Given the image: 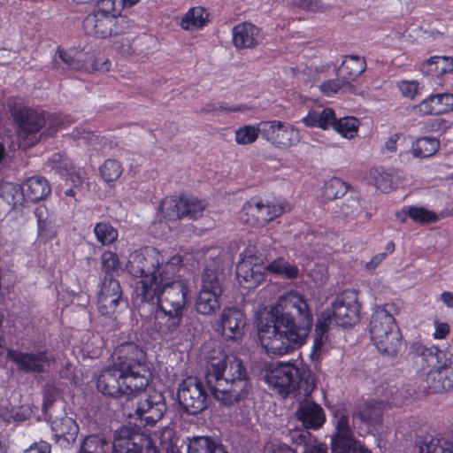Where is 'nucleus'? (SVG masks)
Here are the masks:
<instances>
[{
  "label": "nucleus",
  "instance_id": "1",
  "mask_svg": "<svg viewBox=\"0 0 453 453\" xmlns=\"http://www.w3.org/2000/svg\"><path fill=\"white\" fill-rule=\"evenodd\" d=\"M152 380V372L146 364V353L136 343L128 342L117 347L112 366L104 370L97 378L96 388L104 395L127 399L144 393L137 403L134 418L140 426H153L166 410L164 395L146 388Z\"/></svg>",
  "mask_w": 453,
  "mask_h": 453
},
{
  "label": "nucleus",
  "instance_id": "2",
  "mask_svg": "<svg viewBox=\"0 0 453 453\" xmlns=\"http://www.w3.org/2000/svg\"><path fill=\"white\" fill-rule=\"evenodd\" d=\"M227 355L219 351L207 361L205 382L188 376L179 385L178 401L188 415H197L208 408L211 395L221 403L231 406L246 399L251 381L243 362L237 357L227 363Z\"/></svg>",
  "mask_w": 453,
  "mask_h": 453
},
{
  "label": "nucleus",
  "instance_id": "3",
  "mask_svg": "<svg viewBox=\"0 0 453 453\" xmlns=\"http://www.w3.org/2000/svg\"><path fill=\"white\" fill-rule=\"evenodd\" d=\"M182 257L172 256L161 272V279L152 288L143 285L139 302H134L139 315H154V328L165 339L179 331L188 304L189 280L178 276Z\"/></svg>",
  "mask_w": 453,
  "mask_h": 453
},
{
  "label": "nucleus",
  "instance_id": "4",
  "mask_svg": "<svg viewBox=\"0 0 453 453\" xmlns=\"http://www.w3.org/2000/svg\"><path fill=\"white\" fill-rule=\"evenodd\" d=\"M313 326V315L303 295L288 291L280 296L258 329L259 342L270 356L292 353L304 345Z\"/></svg>",
  "mask_w": 453,
  "mask_h": 453
},
{
  "label": "nucleus",
  "instance_id": "5",
  "mask_svg": "<svg viewBox=\"0 0 453 453\" xmlns=\"http://www.w3.org/2000/svg\"><path fill=\"white\" fill-rule=\"evenodd\" d=\"M86 35L96 38H110L111 48L124 57L132 56L137 36V25L123 15H104L90 12L82 21Z\"/></svg>",
  "mask_w": 453,
  "mask_h": 453
},
{
  "label": "nucleus",
  "instance_id": "6",
  "mask_svg": "<svg viewBox=\"0 0 453 453\" xmlns=\"http://www.w3.org/2000/svg\"><path fill=\"white\" fill-rule=\"evenodd\" d=\"M416 357L420 358L421 369L426 372V383L430 393H441L453 388V367L444 350L438 346L415 343Z\"/></svg>",
  "mask_w": 453,
  "mask_h": 453
},
{
  "label": "nucleus",
  "instance_id": "7",
  "mask_svg": "<svg viewBox=\"0 0 453 453\" xmlns=\"http://www.w3.org/2000/svg\"><path fill=\"white\" fill-rule=\"evenodd\" d=\"M268 273L282 275L288 280L298 277L296 265L287 262L283 257H277L270 264L265 263L257 257L248 256L236 265V276L240 286L252 289L265 280Z\"/></svg>",
  "mask_w": 453,
  "mask_h": 453
},
{
  "label": "nucleus",
  "instance_id": "8",
  "mask_svg": "<svg viewBox=\"0 0 453 453\" xmlns=\"http://www.w3.org/2000/svg\"><path fill=\"white\" fill-rule=\"evenodd\" d=\"M265 381L282 397H287L290 394H302V392L308 395L315 388L314 378L311 371L304 366L297 367L291 363H278L269 370Z\"/></svg>",
  "mask_w": 453,
  "mask_h": 453
},
{
  "label": "nucleus",
  "instance_id": "9",
  "mask_svg": "<svg viewBox=\"0 0 453 453\" xmlns=\"http://www.w3.org/2000/svg\"><path fill=\"white\" fill-rule=\"evenodd\" d=\"M166 261L155 248H145L130 254L127 271L135 278H141L134 288V302H139L143 285L152 288L161 279V272Z\"/></svg>",
  "mask_w": 453,
  "mask_h": 453
},
{
  "label": "nucleus",
  "instance_id": "10",
  "mask_svg": "<svg viewBox=\"0 0 453 453\" xmlns=\"http://www.w3.org/2000/svg\"><path fill=\"white\" fill-rule=\"evenodd\" d=\"M138 434L132 429L123 426L117 430L113 441L99 434L87 436L81 446V453H137L136 447L139 444Z\"/></svg>",
  "mask_w": 453,
  "mask_h": 453
},
{
  "label": "nucleus",
  "instance_id": "11",
  "mask_svg": "<svg viewBox=\"0 0 453 453\" xmlns=\"http://www.w3.org/2000/svg\"><path fill=\"white\" fill-rule=\"evenodd\" d=\"M127 299L123 296L120 282L116 278L104 277L97 295L96 309L98 313L110 319L117 320L127 309Z\"/></svg>",
  "mask_w": 453,
  "mask_h": 453
},
{
  "label": "nucleus",
  "instance_id": "12",
  "mask_svg": "<svg viewBox=\"0 0 453 453\" xmlns=\"http://www.w3.org/2000/svg\"><path fill=\"white\" fill-rule=\"evenodd\" d=\"M400 309L395 303H387L378 305L371 317L369 333L374 345L382 346L383 337L389 334L391 341L396 342L398 337V325L395 316L399 314Z\"/></svg>",
  "mask_w": 453,
  "mask_h": 453
},
{
  "label": "nucleus",
  "instance_id": "13",
  "mask_svg": "<svg viewBox=\"0 0 453 453\" xmlns=\"http://www.w3.org/2000/svg\"><path fill=\"white\" fill-rule=\"evenodd\" d=\"M329 308L334 312V322L338 326L351 328L360 320L361 304L358 302V292L355 289L342 291Z\"/></svg>",
  "mask_w": 453,
  "mask_h": 453
},
{
  "label": "nucleus",
  "instance_id": "14",
  "mask_svg": "<svg viewBox=\"0 0 453 453\" xmlns=\"http://www.w3.org/2000/svg\"><path fill=\"white\" fill-rule=\"evenodd\" d=\"M223 289L218 273L205 269L202 274V287L196 301V309L198 313L211 315L220 306V297Z\"/></svg>",
  "mask_w": 453,
  "mask_h": 453
},
{
  "label": "nucleus",
  "instance_id": "15",
  "mask_svg": "<svg viewBox=\"0 0 453 453\" xmlns=\"http://www.w3.org/2000/svg\"><path fill=\"white\" fill-rule=\"evenodd\" d=\"M262 138L278 149H288L300 142L301 134L294 125L274 119L262 121Z\"/></svg>",
  "mask_w": 453,
  "mask_h": 453
},
{
  "label": "nucleus",
  "instance_id": "16",
  "mask_svg": "<svg viewBox=\"0 0 453 453\" xmlns=\"http://www.w3.org/2000/svg\"><path fill=\"white\" fill-rule=\"evenodd\" d=\"M11 115L19 137L39 133L46 124L47 111L26 105L10 106Z\"/></svg>",
  "mask_w": 453,
  "mask_h": 453
},
{
  "label": "nucleus",
  "instance_id": "17",
  "mask_svg": "<svg viewBox=\"0 0 453 453\" xmlns=\"http://www.w3.org/2000/svg\"><path fill=\"white\" fill-rule=\"evenodd\" d=\"M335 431L331 439L332 453H372L363 446L357 447L349 416L343 413L334 416Z\"/></svg>",
  "mask_w": 453,
  "mask_h": 453
},
{
  "label": "nucleus",
  "instance_id": "18",
  "mask_svg": "<svg viewBox=\"0 0 453 453\" xmlns=\"http://www.w3.org/2000/svg\"><path fill=\"white\" fill-rule=\"evenodd\" d=\"M6 357L16 365L19 372L24 373H44L52 362V358L49 357L47 350L33 353L8 349Z\"/></svg>",
  "mask_w": 453,
  "mask_h": 453
},
{
  "label": "nucleus",
  "instance_id": "19",
  "mask_svg": "<svg viewBox=\"0 0 453 453\" xmlns=\"http://www.w3.org/2000/svg\"><path fill=\"white\" fill-rule=\"evenodd\" d=\"M246 326L245 313L236 307L225 308L218 323V331L226 341L242 338Z\"/></svg>",
  "mask_w": 453,
  "mask_h": 453
},
{
  "label": "nucleus",
  "instance_id": "20",
  "mask_svg": "<svg viewBox=\"0 0 453 453\" xmlns=\"http://www.w3.org/2000/svg\"><path fill=\"white\" fill-rule=\"evenodd\" d=\"M264 40L260 27L251 22L244 21L235 25L232 30V41L238 50L254 49Z\"/></svg>",
  "mask_w": 453,
  "mask_h": 453
},
{
  "label": "nucleus",
  "instance_id": "21",
  "mask_svg": "<svg viewBox=\"0 0 453 453\" xmlns=\"http://www.w3.org/2000/svg\"><path fill=\"white\" fill-rule=\"evenodd\" d=\"M419 115H441L453 111V94H431L414 107Z\"/></svg>",
  "mask_w": 453,
  "mask_h": 453
},
{
  "label": "nucleus",
  "instance_id": "22",
  "mask_svg": "<svg viewBox=\"0 0 453 453\" xmlns=\"http://www.w3.org/2000/svg\"><path fill=\"white\" fill-rule=\"evenodd\" d=\"M383 401L370 399L356 406L352 413L354 428L357 429L358 423L367 427L379 424L383 414Z\"/></svg>",
  "mask_w": 453,
  "mask_h": 453
},
{
  "label": "nucleus",
  "instance_id": "23",
  "mask_svg": "<svg viewBox=\"0 0 453 453\" xmlns=\"http://www.w3.org/2000/svg\"><path fill=\"white\" fill-rule=\"evenodd\" d=\"M50 428L54 441L64 447L74 442L79 433V426L75 419L66 415L52 419Z\"/></svg>",
  "mask_w": 453,
  "mask_h": 453
},
{
  "label": "nucleus",
  "instance_id": "24",
  "mask_svg": "<svg viewBox=\"0 0 453 453\" xmlns=\"http://www.w3.org/2000/svg\"><path fill=\"white\" fill-rule=\"evenodd\" d=\"M81 53L73 49L65 50L60 46L55 51L51 61V68L55 71L66 70L81 71L86 68V64L81 58Z\"/></svg>",
  "mask_w": 453,
  "mask_h": 453
},
{
  "label": "nucleus",
  "instance_id": "25",
  "mask_svg": "<svg viewBox=\"0 0 453 453\" xmlns=\"http://www.w3.org/2000/svg\"><path fill=\"white\" fill-rule=\"evenodd\" d=\"M296 416L307 429L318 430L326 422V414L323 408L312 401L302 403L298 407Z\"/></svg>",
  "mask_w": 453,
  "mask_h": 453
},
{
  "label": "nucleus",
  "instance_id": "26",
  "mask_svg": "<svg viewBox=\"0 0 453 453\" xmlns=\"http://www.w3.org/2000/svg\"><path fill=\"white\" fill-rule=\"evenodd\" d=\"M334 321V312L331 311L329 307L324 309L318 315L314 325V339L311 348L312 355L319 356L321 354L323 346L328 338L330 326Z\"/></svg>",
  "mask_w": 453,
  "mask_h": 453
},
{
  "label": "nucleus",
  "instance_id": "27",
  "mask_svg": "<svg viewBox=\"0 0 453 453\" xmlns=\"http://www.w3.org/2000/svg\"><path fill=\"white\" fill-rule=\"evenodd\" d=\"M365 69L366 61L365 58L357 55H347L339 66L337 74L349 86Z\"/></svg>",
  "mask_w": 453,
  "mask_h": 453
},
{
  "label": "nucleus",
  "instance_id": "28",
  "mask_svg": "<svg viewBox=\"0 0 453 453\" xmlns=\"http://www.w3.org/2000/svg\"><path fill=\"white\" fill-rule=\"evenodd\" d=\"M22 188L24 201L27 200L33 203L45 199L51 192L49 181L42 176L27 178Z\"/></svg>",
  "mask_w": 453,
  "mask_h": 453
},
{
  "label": "nucleus",
  "instance_id": "29",
  "mask_svg": "<svg viewBox=\"0 0 453 453\" xmlns=\"http://www.w3.org/2000/svg\"><path fill=\"white\" fill-rule=\"evenodd\" d=\"M335 111L329 107L324 108L321 111L310 110L302 119V122L307 127H319L322 130L334 129L336 121Z\"/></svg>",
  "mask_w": 453,
  "mask_h": 453
},
{
  "label": "nucleus",
  "instance_id": "30",
  "mask_svg": "<svg viewBox=\"0 0 453 453\" xmlns=\"http://www.w3.org/2000/svg\"><path fill=\"white\" fill-rule=\"evenodd\" d=\"M423 72L433 78H440L453 71V58L432 56L422 65Z\"/></svg>",
  "mask_w": 453,
  "mask_h": 453
},
{
  "label": "nucleus",
  "instance_id": "31",
  "mask_svg": "<svg viewBox=\"0 0 453 453\" xmlns=\"http://www.w3.org/2000/svg\"><path fill=\"white\" fill-rule=\"evenodd\" d=\"M187 453H227L221 442L209 436H196L189 440Z\"/></svg>",
  "mask_w": 453,
  "mask_h": 453
},
{
  "label": "nucleus",
  "instance_id": "32",
  "mask_svg": "<svg viewBox=\"0 0 453 453\" xmlns=\"http://www.w3.org/2000/svg\"><path fill=\"white\" fill-rule=\"evenodd\" d=\"M184 198V196H172L162 199L159 211L163 218L170 221L183 219Z\"/></svg>",
  "mask_w": 453,
  "mask_h": 453
},
{
  "label": "nucleus",
  "instance_id": "33",
  "mask_svg": "<svg viewBox=\"0 0 453 453\" xmlns=\"http://www.w3.org/2000/svg\"><path fill=\"white\" fill-rule=\"evenodd\" d=\"M401 213L404 215V217L400 219L402 222H405L406 216L411 219L414 222L421 225L436 223L440 219V217L436 212L423 206H403Z\"/></svg>",
  "mask_w": 453,
  "mask_h": 453
},
{
  "label": "nucleus",
  "instance_id": "34",
  "mask_svg": "<svg viewBox=\"0 0 453 453\" xmlns=\"http://www.w3.org/2000/svg\"><path fill=\"white\" fill-rule=\"evenodd\" d=\"M0 197L14 209L24 203L23 188L18 183L2 181L0 182Z\"/></svg>",
  "mask_w": 453,
  "mask_h": 453
},
{
  "label": "nucleus",
  "instance_id": "35",
  "mask_svg": "<svg viewBox=\"0 0 453 453\" xmlns=\"http://www.w3.org/2000/svg\"><path fill=\"white\" fill-rule=\"evenodd\" d=\"M208 16L206 9L202 6L190 8L182 17L180 27L184 30L203 27L208 21Z\"/></svg>",
  "mask_w": 453,
  "mask_h": 453
},
{
  "label": "nucleus",
  "instance_id": "36",
  "mask_svg": "<svg viewBox=\"0 0 453 453\" xmlns=\"http://www.w3.org/2000/svg\"><path fill=\"white\" fill-rule=\"evenodd\" d=\"M259 196H254L243 203L239 218L250 226L259 227Z\"/></svg>",
  "mask_w": 453,
  "mask_h": 453
},
{
  "label": "nucleus",
  "instance_id": "37",
  "mask_svg": "<svg viewBox=\"0 0 453 453\" xmlns=\"http://www.w3.org/2000/svg\"><path fill=\"white\" fill-rule=\"evenodd\" d=\"M352 187L338 177H332L325 182L322 196L326 200L332 201L344 196Z\"/></svg>",
  "mask_w": 453,
  "mask_h": 453
},
{
  "label": "nucleus",
  "instance_id": "38",
  "mask_svg": "<svg viewBox=\"0 0 453 453\" xmlns=\"http://www.w3.org/2000/svg\"><path fill=\"white\" fill-rule=\"evenodd\" d=\"M360 120L353 116H345L336 119L334 130L338 133L342 137L352 140L358 135Z\"/></svg>",
  "mask_w": 453,
  "mask_h": 453
},
{
  "label": "nucleus",
  "instance_id": "39",
  "mask_svg": "<svg viewBox=\"0 0 453 453\" xmlns=\"http://www.w3.org/2000/svg\"><path fill=\"white\" fill-rule=\"evenodd\" d=\"M440 148L438 139L431 136L418 138L412 144V152L418 157H429L434 155Z\"/></svg>",
  "mask_w": 453,
  "mask_h": 453
},
{
  "label": "nucleus",
  "instance_id": "40",
  "mask_svg": "<svg viewBox=\"0 0 453 453\" xmlns=\"http://www.w3.org/2000/svg\"><path fill=\"white\" fill-rule=\"evenodd\" d=\"M46 167L60 176H68L73 171L74 165L73 161L65 154L57 152L53 153L46 162Z\"/></svg>",
  "mask_w": 453,
  "mask_h": 453
},
{
  "label": "nucleus",
  "instance_id": "41",
  "mask_svg": "<svg viewBox=\"0 0 453 453\" xmlns=\"http://www.w3.org/2000/svg\"><path fill=\"white\" fill-rule=\"evenodd\" d=\"M259 227L265 226L269 222L280 217L284 210L283 207L277 203L264 200L259 196Z\"/></svg>",
  "mask_w": 453,
  "mask_h": 453
},
{
  "label": "nucleus",
  "instance_id": "42",
  "mask_svg": "<svg viewBox=\"0 0 453 453\" xmlns=\"http://www.w3.org/2000/svg\"><path fill=\"white\" fill-rule=\"evenodd\" d=\"M93 232L96 241L104 246L112 244L119 237L118 230L108 221L96 223Z\"/></svg>",
  "mask_w": 453,
  "mask_h": 453
},
{
  "label": "nucleus",
  "instance_id": "43",
  "mask_svg": "<svg viewBox=\"0 0 453 453\" xmlns=\"http://www.w3.org/2000/svg\"><path fill=\"white\" fill-rule=\"evenodd\" d=\"M414 450L417 453H435L437 450H441V453H453V445L450 449L442 448L439 439L426 435L416 439Z\"/></svg>",
  "mask_w": 453,
  "mask_h": 453
},
{
  "label": "nucleus",
  "instance_id": "44",
  "mask_svg": "<svg viewBox=\"0 0 453 453\" xmlns=\"http://www.w3.org/2000/svg\"><path fill=\"white\" fill-rule=\"evenodd\" d=\"M363 202L364 200L357 194L354 195V193L351 192L350 196L341 205V213L344 219L350 221L357 219L363 211Z\"/></svg>",
  "mask_w": 453,
  "mask_h": 453
},
{
  "label": "nucleus",
  "instance_id": "45",
  "mask_svg": "<svg viewBox=\"0 0 453 453\" xmlns=\"http://www.w3.org/2000/svg\"><path fill=\"white\" fill-rule=\"evenodd\" d=\"M101 269L104 273V277L118 276L121 270L120 261L116 252L104 250L101 254Z\"/></svg>",
  "mask_w": 453,
  "mask_h": 453
},
{
  "label": "nucleus",
  "instance_id": "46",
  "mask_svg": "<svg viewBox=\"0 0 453 453\" xmlns=\"http://www.w3.org/2000/svg\"><path fill=\"white\" fill-rule=\"evenodd\" d=\"M262 135V121L257 126L245 125L235 130L234 139L237 144L247 145L257 141Z\"/></svg>",
  "mask_w": 453,
  "mask_h": 453
},
{
  "label": "nucleus",
  "instance_id": "47",
  "mask_svg": "<svg viewBox=\"0 0 453 453\" xmlns=\"http://www.w3.org/2000/svg\"><path fill=\"white\" fill-rule=\"evenodd\" d=\"M101 178L105 182L116 181L123 173V167L119 161L108 158L99 167Z\"/></svg>",
  "mask_w": 453,
  "mask_h": 453
},
{
  "label": "nucleus",
  "instance_id": "48",
  "mask_svg": "<svg viewBox=\"0 0 453 453\" xmlns=\"http://www.w3.org/2000/svg\"><path fill=\"white\" fill-rule=\"evenodd\" d=\"M298 446L302 447V453H327V446L319 441L309 432L301 433L298 436Z\"/></svg>",
  "mask_w": 453,
  "mask_h": 453
},
{
  "label": "nucleus",
  "instance_id": "49",
  "mask_svg": "<svg viewBox=\"0 0 453 453\" xmlns=\"http://www.w3.org/2000/svg\"><path fill=\"white\" fill-rule=\"evenodd\" d=\"M184 203L182 210L183 218H188L190 219H197L200 218L207 205L205 200H199L193 196H185Z\"/></svg>",
  "mask_w": 453,
  "mask_h": 453
},
{
  "label": "nucleus",
  "instance_id": "50",
  "mask_svg": "<svg viewBox=\"0 0 453 453\" xmlns=\"http://www.w3.org/2000/svg\"><path fill=\"white\" fill-rule=\"evenodd\" d=\"M390 338L389 334H387L386 337H383L382 339V346L375 345V347L382 355L393 357L398 354L403 343V335L400 328H398V337H396V342L391 341Z\"/></svg>",
  "mask_w": 453,
  "mask_h": 453
},
{
  "label": "nucleus",
  "instance_id": "51",
  "mask_svg": "<svg viewBox=\"0 0 453 453\" xmlns=\"http://www.w3.org/2000/svg\"><path fill=\"white\" fill-rule=\"evenodd\" d=\"M347 86L349 85L338 76L337 79H329L323 81L319 85V90L326 96H333Z\"/></svg>",
  "mask_w": 453,
  "mask_h": 453
},
{
  "label": "nucleus",
  "instance_id": "52",
  "mask_svg": "<svg viewBox=\"0 0 453 453\" xmlns=\"http://www.w3.org/2000/svg\"><path fill=\"white\" fill-rule=\"evenodd\" d=\"M397 88L403 97L414 99L418 93L419 83L414 80H403L397 83Z\"/></svg>",
  "mask_w": 453,
  "mask_h": 453
},
{
  "label": "nucleus",
  "instance_id": "53",
  "mask_svg": "<svg viewBox=\"0 0 453 453\" xmlns=\"http://www.w3.org/2000/svg\"><path fill=\"white\" fill-rule=\"evenodd\" d=\"M248 109L245 104H234L233 106H227L226 103H221L219 105V108L214 104H208L203 109L202 111L205 113L215 112L217 111H224V112H239L244 111Z\"/></svg>",
  "mask_w": 453,
  "mask_h": 453
},
{
  "label": "nucleus",
  "instance_id": "54",
  "mask_svg": "<svg viewBox=\"0 0 453 453\" xmlns=\"http://www.w3.org/2000/svg\"><path fill=\"white\" fill-rule=\"evenodd\" d=\"M264 453H298L288 444L279 441H270L264 447Z\"/></svg>",
  "mask_w": 453,
  "mask_h": 453
},
{
  "label": "nucleus",
  "instance_id": "55",
  "mask_svg": "<svg viewBox=\"0 0 453 453\" xmlns=\"http://www.w3.org/2000/svg\"><path fill=\"white\" fill-rule=\"evenodd\" d=\"M92 12L104 15H119L115 6V0H97Z\"/></svg>",
  "mask_w": 453,
  "mask_h": 453
},
{
  "label": "nucleus",
  "instance_id": "56",
  "mask_svg": "<svg viewBox=\"0 0 453 453\" xmlns=\"http://www.w3.org/2000/svg\"><path fill=\"white\" fill-rule=\"evenodd\" d=\"M135 451L137 453H158L157 448L154 445L152 440L145 435L139 437V444Z\"/></svg>",
  "mask_w": 453,
  "mask_h": 453
},
{
  "label": "nucleus",
  "instance_id": "57",
  "mask_svg": "<svg viewBox=\"0 0 453 453\" xmlns=\"http://www.w3.org/2000/svg\"><path fill=\"white\" fill-rule=\"evenodd\" d=\"M434 326L435 330L433 334L434 339L442 340L445 339L449 334L450 326L448 323L435 320Z\"/></svg>",
  "mask_w": 453,
  "mask_h": 453
},
{
  "label": "nucleus",
  "instance_id": "58",
  "mask_svg": "<svg viewBox=\"0 0 453 453\" xmlns=\"http://www.w3.org/2000/svg\"><path fill=\"white\" fill-rule=\"evenodd\" d=\"M51 446L50 443L44 441L35 442L30 445L24 453H50Z\"/></svg>",
  "mask_w": 453,
  "mask_h": 453
},
{
  "label": "nucleus",
  "instance_id": "59",
  "mask_svg": "<svg viewBox=\"0 0 453 453\" xmlns=\"http://www.w3.org/2000/svg\"><path fill=\"white\" fill-rule=\"evenodd\" d=\"M374 185L378 189L384 193H388L392 188L391 180H388V178H384L382 175L379 178L376 177L374 180Z\"/></svg>",
  "mask_w": 453,
  "mask_h": 453
},
{
  "label": "nucleus",
  "instance_id": "60",
  "mask_svg": "<svg viewBox=\"0 0 453 453\" xmlns=\"http://www.w3.org/2000/svg\"><path fill=\"white\" fill-rule=\"evenodd\" d=\"M387 257V252H380L374 255L371 260L366 264V268L372 270L375 269L381 262Z\"/></svg>",
  "mask_w": 453,
  "mask_h": 453
},
{
  "label": "nucleus",
  "instance_id": "61",
  "mask_svg": "<svg viewBox=\"0 0 453 453\" xmlns=\"http://www.w3.org/2000/svg\"><path fill=\"white\" fill-rule=\"evenodd\" d=\"M440 300L448 307L453 308V291H443L440 295Z\"/></svg>",
  "mask_w": 453,
  "mask_h": 453
},
{
  "label": "nucleus",
  "instance_id": "62",
  "mask_svg": "<svg viewBox=\"0 0 453 453\" xmlns=\"http://www.w3.org/2000/svg\"><path fill=\"white\" fill-rule=\"evenodd\" d=\"M67 177H70L74 187H79V186L82 185V183H83V178L81 174V172H80V170L75 171V167L73 168V171L72 172V173L70 175H68Z\"/></svg>",
  "mask_w": 453,
  "mask_h": 453
},
{
  "label": "nucleus",
  "instance_id": "63",
  "mask_svg": "<svg viewBox=\"0 0 453 453\" xmlns=\"http://www.w3.org/2000/svg\"><path fill=\"white\" fill-rule=\"evenodd\" d=\"M399 136L398 134H395L388 139L385 143L386 148L390 151H395L396 150V142Z\"/></svg>",
  "mask_w": 453,
  "mask_h": 453
},
{
  "label": "nucleus",
  "instance_id": "64",
  "mask_svg": "<svg viewBox=\"0 0 453 453\" xmlns=\"http://www.w3.org/2000/svg\"><path fill=\"white\" fill-rule=\"evenodd\" d=\"M443 125H444V121L442 119H435L434 121L430 123L429 130L439 131L441 129Z\"/></svg>",
  "mask_w": 453,
  "mask_h": 453
}]
</instances>
